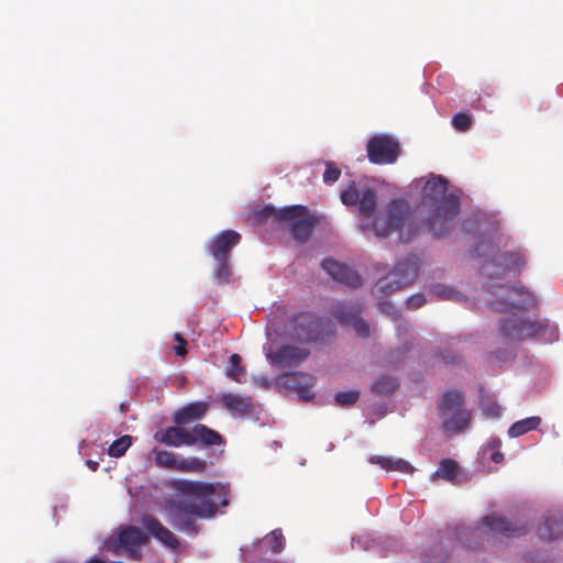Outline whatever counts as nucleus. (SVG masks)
<instances>
[{"label": "nucleus", "mask_w": 563, "mask_h": 563, "mask_svg": "<svg viewBox=\"0 0 563 563\" xmlns=\"http://www.w3.org/2000/svg\"><path fill=\"white\" fill-rule=\"evenodd\" d=\"M525 260L519 252H498L481 266V273L489 278H503L521 272Z\"/></svg>", "instance_id": "7"}, {"label": "nucleus", "mask_w": 563, "mask_h": 563, "mask_svg": "<svg viewBox=\"0 0 563 563\" xmlns=\"http://www.w3.org/2000/svg\"><path fill=\"white\" fill-rule=\"evenodd\" d=\"M194 445L212 446L224 444L223 437L213 429L198 423L190 430Z\"/></svg>", "instance_id": "25"}, {"label": "nucleus", "mask_w": 563, "mask_h": 563, "mask_svg": "<svg viewBox=\"0 0 563 563\" xmlns=\"http://www.w3.org/2000/svg\"><path fill=\"white\" fill-rule=\"evenodd\" d=\"M563 533V514L544 516V520L538 528L540 539L552 542Z\"/></svg>", "instance_id": "24"}, {"label": "nucleus", "mask_w": 563, "mask_h": 563, "mask_svg": "<svg viewBox=\"0 0 563 563\" xmlns=\"http://www.w3.org/2000/svg\"><path fill=\"white\" fill-rule=\"evenodd\" d=\"M286 332L305 343L324 341L330 335L331 324L312 312H300L286 324Z\"/></svg>", "instance_id": "5"}, {"label": "nucleus", "mask_w": 563, "mask_h": 563, "mask_svg": "<svg viewBox=\"0 0 563 563\" xmlns=\"http://www.w3.org/2000/svg\"><path fill=\"white\" fill-rule=\"evenodd\" d=\"M207 401H194L180 407L173 413V422L177 426H187L201 420L209 411Z\"/></svg>", "instance_id": "22"}, {"label": "nucleus", "mask_w": 563, "mask_h": 563, "mask_svg": "<svg viewBox=\"0 0 563 563\" xmlns=\"http://www.w3.org/2000/svg\"><path fill=\"white\" fill-rule=\"evenodd\" d=\"M487 249V243H481L476 249H475V252L477 253L478 256L482 255V251L483 250H486Z\"/></svg>", "instance_id": "47"}, {"label": "nucleus", "mask_w": 563, "mask_h": 563, "mask_svg": "<svg viewBox=\"0 0 563 563\" xmlns=\"http://www.w3.org/2000/svg\"><path fill=\"white\" fill-rule=\"evenodd\" d=\"M483 523L492 532L506 537H520L528 532V527L521 522H510L503 517L488 515L483 518Z\"/></svg>", "instance_id": "19"}, {"label": "nucleus", "mask_w": 563, "mask_h": 563, "mask_svg": "<svg viewBox=\"0 0 563 563\" xmlns=\"http://www.w3.org/2000/svg\"><path fill=\"white\" fill-rule=\"evenodd\" d=\"M399 387L398 380L388 375L380 376L372 384V391L379 395H388Z\"/></svg>", "instance_id": "30"}, {"label": "nucleus", "mask_w": 563, "mask_h": 563, "mask_svg": "<svg viewBox=\"0 0 563 563\" xmlns=\"http://www.w3.org/2000/svg\"><path fill=\"white\" fill-rule=\"evenodd\" d=\"M473 119L470 114L460 112L452 118V125L456 131L466 132L471 129Z\"/></svg>", "instance_id": "38"}, {"label": "nucleus", "mask_w": 563, "mask_h": 563, "mask_svg": "<svg viewBox=\"0 0 563 563\" xmlns=\"http://www.w3.org/2000/svg\"><path fill=\"white\" fill-rule=\"evenodd\" d=\"M433 292L439 298L445 300L462 301L464 299V296L459 290L449 286L438 285L434 287Z\"/></svg>", "instance_id": "36"}, {"label": "nucleus", "mask_w": 563, "mask_h": 563, "mask_svg": "<svg viewBox=\"0 0 563 563\" xmlns=\"http://www.w3.org/2000/svg\"><path fill=\"white\" fill-rule=\"evenodd\" d=\"M154 439L165 445L180 448L194 446V439L190 435V430L185 429V426L167 427L154 434Z\"/></svg>", "instance_id": "18"}, {"label": "nucleus", "mask_w": 563, "mask_h": 563, "mask_svg": "<svg viewBox=\"0 0 563 563\" xmlns=\"http://www.w3.org/2000/svg\"><path fill=\"white\" fill-rule=\"evenodd\" d=\"M300 208L302 210L298 211L296 217L291 218L290 221H285L284 223L289 224L290 233L295 240L305 243L310 239L316 222L308 214V209L306 207L300 206Z\"/></svg>", "instance_id": "20"}, {"label": "nucleus", "mask_w": 563, "mask_h": 563, "mask_svg": "<svg viewBox=\"0 0 563 563\" xmlns=\"http://www.w3.org/2000/svg\"><path fill=\"white\" fill-rule=\"evenodd\" d=\"M369 463L377 464L386 471H397L401 473H412V465L404 459H391L382 455H372Z\"/></svg>", "instance_id": "27"}, {"label": "nucleus", "mask_w": 563, "mask_h": 563, "mask_svg": "<svg viewBox=\"0 0 563 563\" xmlns=\"http://www.w3.org/2000/svg\"><path fill=\"white\" fill-rule=\"evenodd\" d=\"M541 423V418L533 416L522 420L516 421L508 429V435L510 438H518L526 434L529 431L537 430Z\"/></svg>", "instance_id": "28"}, {"label": "nucleus", "mask_w": 563, "mask_h": 563, "mask_svg": "<svg viewBox=\"0 0 563 563\" xmlns=\"http://www.w3.org/2000/svg\"><path fill=\"white\" fill-rule=\"evenodd\" d=\"M411 213L410 205L407 200L398 198L390 200L385 210L374 217L373 227L379 238H387L396 231H400V240L409 242L411 240V223L408 224V235L404 234V228Z\"/></svg>", "instance_id": "4"}, {"label": "nucleus", "mask_w": 563, "mask_h": 563, "mask_svg": "<svg viewBox=\"0 0 563 563\" xmlns=\"http://www.w3.org/2000/svg\"><path fill=\"white\" fill-rule=\"evenodd\" d=\"M341 176V170L340 168L335 165V163L333 162H328L325 164V170L323 173V181L325 184H334L335 181L339 180Z\"/></svg>", "instance_id": "40"}, {"label": "nucleus", "mask_w": 563, "mask_h": 563, "mask_svg": "<svg viewBox=\"0 0 563 563\" xmlns=\"http://www.w3.org/2000/svg\"><path fill=\"white\" fill-rule=\"evenodd\" d=\"M483 410H484L485 412H487V415H488V416H490V417H493V418H497V417H499V416L501 415V408H500V406H499V405H497V404H493V405H492V406H489V407L484 406V407H483Z\"/></svg>", "instance_id": "44"}, {"label": "nucleus", "mask_w": 563, "mask_h": 563, "mask_svg": "<svg viewBox=\"0 0 563 563\" xmlns=\"http://www.w3.org/2000/svg\"><path fill=\"white\" fill-rule=\"evenodd\" d=\"M379 307L383 312H386L387 314H394L396 317H399L398 312L388 302H380Z\"/></svg>", "instance_id": "46"}, {"label": "nucleus", "mask_w": 563, "mask_h": 563, "mask_svg": "<svg viewBox=\"0 0 563 563\" xmlns=\"http://www.w3.org/2000/svg\"><path fill=\"white\" fill-rule=\"evenodd\" d=\"M301 210L300 205L285 207L282 209H277L274 206H265L264 208L255 211L253 220L257 224H263L269 219H273L278 223H284L285 221H290V219L296 217V213Z\"/></svg>", "instance_id": "23"}, {"label": "nucleus", "mask_w": 563, "mask_h": 563, "mask_svg": "<svg viewBox=\"0 0 563 563\" xmlns=\"http://www.w3.org/2000/svg\"><path fill=\"white\" fill-rule=\"evenodd\" d=\"M86 464H87L89 467H91V470H93V471H96V470L98 468V466H99V463H98V462H93V461H91V460H88V461L86 462Z\"/></svg>", "instance_id": "48"}, {"label": "nucleus", "mask_w": 563, "mask_h": 563, "mask_svg": "<svg viewBox=\"0 0 563 563\" xmlns=\"http://www.w3.org/2000/svg\"><path fill=\"white\" fill-rule=\"evenodd\" d=\"M175 495L164 505L167 521L178 531L196 537L200 532L197 520L213 518L219 507L228 505V489L220 484L190 479L168 483Z\"/></svg>", "instance_id": "1"}, {"label": "nucleus", "mask_w": 563, "mask_h": 563, "mask_svg": "<svg viewBox=\"0 0 563 563\" xmlns=\"http://www.w3.org/2000/svg\"><path fill=\"white\" fill-rule=\"evenodd\" d=\"M240 241V233L233 230H224L212 238L208 250L213 258H230L231 251Z\"/></svg>", "instance_id": "16"}, {"label": "nucleus", "mask_w": 563, "mask_h": 563, "mask_svg": "<svg viewBox=\"0 0 563 563\" xmlns=\"http://www.w3.org/2000/svg\"><path fill=\"white\" fill-rule=\"evenodd\" d=\"M335 404L340 407H351L360 399V391L356 389L339 391L335 394Z\"/></svg>", "instance_id": "34"}, {"label": "nucleus", "mask_w": 563, "mask_h": 563, "mask_svg": "<svg viewBox=\"0 0 563 563\" xmlns=\"http://www.w3.org/2000/svg\"><path fill=\"white\" fill-rule=\"evenodd\" d=\"M504 317L499 320V334L506 342H521L529 339L553 340L556 338V329L547 321L531 319L521 312Z\"/></svg>", "instance_id": "3"}, {"label": "nucleus", "mask_w": 563, "mask_h": 563, "mask_svg": "<svg viewBox=\"0 0 563 563\" xmlns=\"http://www.w3.org/2000/svg\"><path fill=\"white\" fill-rule=\"evenodd\" d=\"M221 404L232 415H246L252 412L253 404L251 397H243L238 394H224L221 397Z\"/></svg>", "instance_id": "26"}, {"label": "nucleus", "mask_w": 563, "mask_h": 563, "mask_svg": "<svg viewBox=\"0 0 563 563\" xmlns=\"http://www.w3.org/2000/svg\"><path fill=\"white\" fill-rule=\"evenodd\" d=\"M321 265L333 279L341 284L352 288H356L361 285V276L350 266L332 258L323 260Z\"/></svg>", "instance_id": "17"}, {"label": "nucleus", "mask_w": 563, "mask_h": 563, "mask_svg": "<svg viewBox=\"0 0 563 563\" xmlns=\"http://www.w3.org/2000/svg\"><path fill=\"white\" fill-rule=\"evenodd\" d=\"M362 308L358 305L338 303L333 307L332 316L345 327H352L361 338L369 335V325L361 318Z\"/></svg>", "instance_id": "13"}, {"label": "nucleus", "mask_w": 563, "mask_h": 563, "mask_svg": "<svg viewBox=\"0 0 563 563\" xmlns=\"http://www.w3.org/2000/svg\"><path fill=\"white\" fill-rule=\"evenodd\" d=\"M442 358L446 362V363H457L460 362V356L453 352H450V351H445L443 354H442Z\"/></svg>", "instance_id": "45"}, {"label": "nucleus", "mask_w": 563, "mask_h": 563, "mask_svg": "<svg viewBox=\"0 0 563 563\" xmlns=\"http://www.w3.org/2000/svg\"><path fill=\"white\" fill-rule=\"evenodd\" d=\"M417 272L418 266L415 261L398 263L385 278L378 280L376 288L384 295L401 289L415 279Z\"/></svg>", "instance_id": "9"}, {"label": "nucleus", "mask_w": 563, "mask_h": 563, "mask_svg": "<svg viewBox=\"0 0 563 563\" xmlns=\"http://www.w3.org/2000/svg\"><path fill=\"white\" fill-rule=\"evenodd\" d=\"M449 181L441 175H431L422 188L421 202L428 210L429 231L435 239L443 238L452 228L460 211V199L448 194Z\"/></svg>", "instance_id": "2"}, {"label": "nucleus", "mask_w": 563, "mask_h": 563, "mask_svg": "<svg viewBox=\"0 0 563 563\" xmlns=\"http://www.w3.org/2000/svg\"><path fill=\"white\" fill-rule=\"evenodd\" d=\"M207 467V463L205 460L199 457H188V459H179V464L177 465V471L179 472H194V473H202Z\"/></svg>", "instance_id": "32"}, {"label": "nucleus", "mask_w": 563, "mask_h": 563, "mask_svg": "<svg viewBox=\"0 0 563 563\" xmlns=\"http://www.w3.org/2000/svg\"><path fill=\"white\" fill-rule=\"evenodd\" d=\"M145 529L161 543L170 550H177L180 547L178 538L166 528L157 518L153 516H145L142 519Z\"/></svg>", "instance_id": "21"}, {"label": "nucleus", "mask_w": 563, "mask_h": 563, "mask_svg": "<svg viewBox=\"0 0 563 563\" xmlns=\"http://www.w3.org/2000/svg\"><path fill=\"white\" fill-rule=\"evenodd\" d=\"M244 374V368L241 365V357L239 354H232L230 356V368L227 371V376L234 382L240 383V377Z\"/></svg>", "instance_id": "37"}, {"label": "nucleus", "mask_w": 563, "mask_h": 563, "mask_svg": "<svg viewBox=\"0 0 563 563\" xmlns=\"http://www.w3.org/2000/svg\"><path fill=\"white\" fill-rule=\"evenodd\" d=\"M154 461L157 466L177 471L179 459L176 454L165 450H154Z\"/></svg>", "instance_id": "31"}, {"label": "nucleus", "mask_w": 563, "mask_h": 563, "mask_svg": "<svg viewBox=\"0 0 563 563\" xmlns=\"http://www.w3.org/2000/svg\"><path fill=\"white\" fill-rule=\"evenodd\" d=\"M426 302H427L426 296L420 292L412 295L406 301L407 307L412 310L422 307Z\"/></svg>", "instance_id": "42"}, {"label": "nucleus", "mask_w": 563, "mask_h": 563, "mask_svg": "<svg viewBox=\"0 0 563 563\" xmlns=\"http://www.w3.org/2000/svg\"><path fill=\"white\" fill-rule=\"evenodd\" d=\"M276 384L285 390L296 393L299 399L303 401L311 400L314 397L316 377L311 374L302 372L284 373L276 378Z\"/></svg>", "instance_id": "11"}, {"label": "nucleus", "mask_w": 563, "mask_h": 563, "mask_svg": "<svg viewBox=\"0 0 563 563\" xmlns=\"http://www.w3.org/2000/svg\"><path fill=\"white\" fill-rule=\"evenodd\" d=\"M131 444L132 437L122 435L121 438L112 442V444L108 449V454L113 457L123 456L128 449L131 446Z\"/></svg>", "instance_id": "33"}, {"label": "nucleus", "mask_w": 563, "mask_h": 563, "mask_svg": "<svg viewBox=\"0 0 563 563\" xmlns=\"http://www.w3.org/2000/svg\"><path fill=\"white\" fill-rule=\"evenodd\" d=\"M341 201L344 206H356L361 216L369 218L373 216L376 205L377 195L375 189L367 187L360 191L354 184L341 192Z\"/></svg>", "instance_id": "12"}, {"label": "nucleus", "mask_w": 563, "mask_h": 563, "mask_svg": "<svg viewBox=\"0 0 563 563\" xmlns=\"http://www.w3.org/2000/svg\"><path fill=\"white\" fill-rule=\"evenodd\" d=\"M265 544H267L274 553H279L284 549V536L280 529L273 530L269 534L264 538Z\"/></svg>", "instance_id": "35"}, {"label": "nucleus", "mask_w": 563, "mask_h": 563, "mask_svg": "<svg viewBox=\"0 0 563 563\" xmlns=\"http://www.w3.org/2000/svg\"><path fill=\"white\" fill-rule=\"evenodd\" d=\"M174 340L177 342V345L175 346V353L178 356L185 357L188 353L187 351V341L181 336L180 333H175Z\"/></svg>", "instance_id": "43"}, {"label": "nucleus", "mask_w": 563, "mask_h": 563, "mask_svg": "<svg viewBox=\"0 0 563 563\" xmlns=\"http://www.w3.org/2000/svg\"><path fill=\"white\" fill-rule=\"evenodd\" d=\"M501 446V441L499 439H493L488 442L487 449L492 451L490 460L494 463H500L504 460V454L499 451Z\"/></svg>", "instance_id": "41"}, {"label": "nucleus", "mask_w": 563, "mask_h": 563, "mask_svg": "<svg viewBox=\"0 0 563 563\" xmlns=\"http://www.w3.org/2000/svg\"><path fill=\"white\" fill-rule=\"evenodd\" d=\"M217 262L214 276L217 279L228 282L230 276V258H214Z\"/></svg>", "instance_id": "39"}, {"label": "nucleus", "mask_w": 563, "mask_h": 563, "mask_svg": "<svg viewBox=\"0 0 563 563\" xmlns=\"http://www.w3.org/2000/svg\"><path fill=\"white\" fill-rule=\"evenodd\" d=\"M459 471L460 466L455 460L443 459L440 461L439 467L435 471L434 475L446 482L455 484L459 476Z\"/></svg>", "instance_id": "29"}, {"label": "nucleus", "mask_w": 563, "mask_h": 563, "mask_svg": "<svg viewBox=\"0 0 563 563\" xmlns=\"http://www.w3.org/2000/svg\"><path fill=\"white\" fill-rule=\"evenodd\" d=\"M464 395L461 391H448L439 405V416L446 431L460 432L467 428L472 412L464 406Z\"/></svg>", "instance_id": "6"}, {"label": "nucleus", "mask_w": 563, "mask_h": 563, "mask_svg": "<svg viewBox=\"0 0 563 563\" xmlns=\"http://www.w3.org/2000/svg\"><path fill=\"white\" fill-rule=\"evenodd\" d=\"M490 298L488 303L496 311H508L514 308H522L528 303L523 296L529 294L523 288H517L509 285H488Z\"/></svg>", "instance_id": "8"}, {"label": "nucleus", "mask_w": 563, "mask_h": 563, "mask_svg": "<svg viewBox=\"0 0 563 563\" xmlns=\"http://www.w3.org/2000/svg\"><path fill=\"white\" fill-rule=\"evenodd\" d=\"M118 542L124 549L128 558L141 561V547L148 542V537L135 526H122L119 529Z\"/></svg>", "instance_id": "14"}, {"label": "nucleus", "mask_w": 563, "mask_h": 563, "mask_svg": "<svg viewBox=\"0 0 563 563\" xmlns=\"http://www.w3.org/2000/svg\"><path fill=\"white\" fill-rule=\"evenodd\" d=\"M310 352L307 349L298 347L290 344L282 345L276 352L267 354V358L274 365L280 367L298 366L308 356Z\"/></svg>", "instance_id": "15"}, {"label": "nucleus", "mask_w": 563, "mask_h": 563, "mask_svg": "<svg viewBox=\"0 0 563 563\" xmlns=\"http://www.w3.org/2000/svg\"><path fill=\"white\" fill-rule=\"evenodd\" d=\"M366 150L369 162L379 165L395 163L400 153L399 143L388 135L372 137Z\"/></svg>", "instance_id": "10"}]
</instances>
